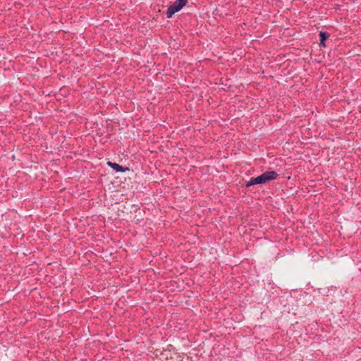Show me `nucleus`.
<instances>
[{
    "mask_svg": "<svg viewBox=\"0 0 361 361\" xmlns=\"http://www.w3.org/2000/svg\"><path fill=\"white\" fill-rule=\"evenodd\" d=\"M188 0H176L173 4L169 6L166 11V16L170 18L173 15L180 11L186 5Z\"/></svg>",
    "mask_w": 361,
    "mask_h": 361,
    "instance_id": "obj_1",
    "label": "nucleus"
},
{
    "mask_svg": "<svg viewBox=\"0 0 361 361\" xmlns=\"http://www.w3.org/2000/svg\"><path fill=\"white\" fill-rule=\"evenodd\" d=\"M264 183H267L271 180H274L277 178L278 174L276 172L271 171H267L261 174Z\"/></svg>",
    "mask_w": 361,
    "mask_h": 361,
    "instance_id": "obj_2",
    "label": "nucleus"
},
{
    "mask_svg": "<svg viewBox=\"0 0 361 361\" xmlns=\"http://www.w3.org/2000/svg\"><path fill=\"white\" fill-rule=\"evenodd\" d=\"M262 183H265L263 180L262 175H260L256 178H253L250 179L248 182H247L246 186L250 187V186L255 185V184H262Z\"/></svg>",
    "mask_w": 361,
    "mask_h": 361,
    "instance_id": "obj_3",
    "label": "nucleus"
},
{
    "mask_svg": "<svg viewBox=\"0 0 361 361\" xmlns=\"http://www.w3.org/2000/svg\"><path fill=\"white\" fill-rule=\"evenodd\" d=\"M107 164L109 166H111L116 172H123L126 170H128V168L124 169L121 166H120L119 164H116V163L109 161Z\"/></svg>",
    "mask_w": 361,
    "mask_h": 361,
    "instance_id": "obj_4",
    "label": "nucleus"
},
{
    "mask_svg": "<svg viewBox=\"0 0 361 361\" xmlns=\"http://www.w3.org/2000/svg\"><path fill=\"white\" fill-rule=\"evenodd\" d=\"M319 36L321 37L322 42H323L329 37V35L326 32H320Z\"/></svg>",
    "mask_w": 361,
    "mask_h": 361,
    "instance_id": "obj_5",
    "label": "nucleus"
},
{
    "mask_svg": "<svg viewBox=\"0 0 361 361\" xmlns=\"http://www.w3.org/2000/svg\"><path fill=\"white\" fill-rule=\"evenodd\" d=\"M320 45L322 46V47H325V44H324V42H320Z\"/></svg>",
    "mask_w": 361,
    "mask_h": 361,
    "instance_id": "obj_6",
    "label": "nucleus"
}]
</instances>
